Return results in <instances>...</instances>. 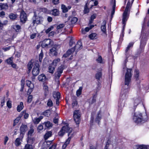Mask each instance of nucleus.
Listing matches in <instances>:
<instances>
[{
	"label": "nucleus",
	"mask_w": 149,
	"mask_h": 149,
	"mask_svg": "<svg viewBox=\"0 0 149 149\" xmlns=\"http://www.w3.org/2000/svg\"><path fill=\"white\" fill-rule=\"evenodd\" d=\"M81 113L79 110L75 111L73 113L74 120L77 125H79L81 120Z\"/></svg>",
	"instance_id": "423d86ee"
},
{
	"label": "nucleus",
	"mask_w": 149,
	"mask_h": 149,
	"mask_svg": "<svg viewBox=\"0 0 149 149\" xmlns=\"http://www.w3.org/2000/svg\"><path fill=\"white\" fill-rule=\"evenodd\" d=\"M20 18L21 22L22 23H25L27 19L26 14L25 12L22 11L20 13Z\"/></svg>",
	"instance_id": "ddd939ff"
},
{
	"label": "nucleus",
	"mask_w": 149,
	"mask_h": 149,
	"mask_svg": "<svg viewBox=\"0 0 149 149\" xmlns=\"http://www.w3.org/2000/svg\"><path fill=\"white\" fill-rule=\"evenodd\" d=\"M43 124L45 125V129L50 128L53 125L52 123L49 121L45 122L43 123Z\"/></svg>",
	"instance_id": "b1692460"
},
{
	"label": "nucleus",
	"mask_w": 149,
	"mask_h": 149,
	"mask_svg": "<svg viewBox=\"0 0 149 149\" xmlns=\"http://www.w3.org/2000/svg\"><path fill=\"white\" fill-rule=\"evenodd\" d=\"M65 132L63 130H62V128L58 132V135L59 136H62L64 134Z\"/></svg>",
	"instance_id": "864d4df0"
},
{
	"label": "nucleus",
	"mask_w": 149,
	"mask_h": 149,
	"mask_svg": "<svg viewBox=\"0 0 149 149\" xmlns=\"http://www.w3.org/2000/svg\"><path fill=\"white\" fill-rule=\"evenodd\" d=\"M24 105L23 103L21 102L18 105L17 107V110L18 112H20L23 108Z\"/></svg>",
	"instance_id": "c756f323"
},
{
	"label": "nucleus",
	"mask_w": 149,
	"mask_h": 149,
	"mask_svg": "<svg viewBox=\"0 0 149 149\" xmlns=\"http://www.w3.org/2000/svg\"><path fill=\"white\" fill-rule=\"evenodd\" d=\"M47 105L49 107H51L53 106V103L51 99H49L47 102Z\"/></svg>",
	"instance_id": "8fccbe9b"
},
{
	"label": "nucleus",
	"mask_w": 149,
	"mask_h": 149,
	"mask_svg": "<svg viewBox=\"0 0 149 149\" xmlns=\"http://www.w3.org/2000/svg\"><path fill=\"white\" fill-rule=\"evenodd\" d=\"M144 30V28L143 27L142 28V33L141 35V41L140 45V52L141 53L142 52L144 51V49L145 46L146 44V41L147 40V37L149 35V33L148 34L147 36L146 35L144 36V34L142 33Z\"/></svg>",
	"instance_id": "20e7f679"
},
{
	"label": "nucleus",
	"mask_w": 149,
	"mask_h": 149,
	"mask_svg": "<svg viewBox=\"0 0 149 149\" xmlns=\"http://www.w3.org/2000/svg\"><path fill=\"white\" fill-rule=\"evenodd\" d=\"M43 118L42 116H40L38 118H35L33 120V122L35 124H38Z\"/></svg>",
	"instance_id": "bb28decb"
},
{
	"label": "nucleus",
	"mask_w": 149,
	"mask_h": 149,
	"mask_svg": "<svg viewBox=\"0 0 149 149\" xmlns=\"http://www.w3.org/2000/svg\"><path fill=\"white\" fill-rule=\"evenodd\" d=\"M131 6L132 4H130V1H128L125 10L123 13V14L122 22L123 24H124L123 26V29L125 26L126 22L127 21L130 12V10Z\"/></svg>",
	"instance_id": "7ed1b4c3"
},
{
	"label": "nucleus",
	"mask_w": 149,
	"mask_h": 149,
	"mask_svg": "<svg viewBox=\"0 0 149 149\" xmlns=\"http://www.w3.org/2000/svg\"><path fill=\"white\" fill-rule=\"evenodd\" d=\"M61 8L62 9L63 11V13H66L68 11V9L63 4H62L61 5Z\"/></svg>",
	"instance_id": "a18cd8bd"
},
{
	"label": "nucleus",
	"mask_w": 149,
	"mask_h": 149,
	"mask_svg": "<svg viewBox=\"0 0 149 149\" xmlns=\"http://www.w3.org/2000/svg\"><path fill=\"white\" fill-rule=\"evenodd\" d=\"M132 69H127L125 76V84L122 89L120 95L118 106L120 107L125 106L127 99L128 97V94L130 84L131 81V77L132 75Z\"/></svg>",
	"instance_id": "f257e3e1"
},
{
	"label": "nucleus",
	"mask_w": 149,
	"mask_h": 149,
	"mask_svg": "<svg viewBox=\"0 0 149 149\" xmlns=\"http://www.w3.org/2000/svg\"><path fill=\"white\" fill-rule=\"evenodd\" d=\"M34 129L32 127H30V129L28 131L27 133V140L28 143H32L33 141L34 140V139L32 137L34 134Z\"/></svg>",
	"instance_id": "0eeeda50"
},
{
	"label": "nucleus",
	"mask_w": 149,
	"mask_h": 149,
	"mask_svg": "<svg viewBox=\"0 0 149 149\" xmlns=\"http://www.w3.org/2000/svg\"><path fill=\"white\" fill-rule=\"evenodd\" d=\"M11 47V46H9L8 47H3V49L5 52H6L10 49Z\"/></svg>",
	"instance_id": "774afa93"
},
{
	"label": "nucleus",
	"mask_w": 149,
	"mask_h": 149,
	"mask_svg": "<svg viewBox=\"0 0 149 149\" xmlns=\"http://www.w3.org/2000/svg\"><path fill=\"white\" fill-rule=\"evenodd\" d=\"M22 139L23 138H21L20 136V137L16 139L15 141V144L16 146H18L21 145Z\"/></svg>",
	"instance_id": "412c9836"
},
{
	"label": "nucleus",
	"mask_w": 149,
	"mask_h": 149,
	"mask_svg": "<svg viewBox=\"0 0 149 149\" xmlns=\"http://www.w3.org/2000/svg\"><path fill=\"white\" fill-rule=\"evenodd\" d=\"M64 66L61 65L59 66L57 69V71L54 74L55 79L57 84V86H59V79L61 75V74L63 73V70L64 69Z\"/></svg>",
	"instance_id": "39448f33"
},
{
	"label": "nucleus",
	"mask_w": 149,
	"mask_h": 149,
	"mask_svg": "<svg viewBox=\"0 0 149 149\" xmlns=\"http://www.w3.org/2000/svg\"><path fill=\"white\" fill-rule=\"evenodd\" d=\"M53 26H50V27L48 28V29H47L45 31V32L46 33H49V32L50 31L52 30H53Z\"/></svg>",
	"instance_id": "5fc2aeb1"
},
{
	"label": "nucleus",
	"mask_w": 149,
	"mask_h": 149,
	"mask_svg": "<svg viewBox=\"0 0 149 149\" xmlns=\"http://www.w3.org/2000/svg\"><path fill=\"white\" fill-rule=\"evenodd\" d=\"M74 52V49L73 48H71V49H69L67 51L66 53L63 55V57L65 58H67Z\"/></svg>",
	"instance_id": "a211bd4d"
},
{
	"label": "nucleus",
	"mask_w": 149,
	"mask_h": 149,
	"mask_svg": "<svg viewBox=\"0 0 149 149\" xmlns=\"http://www.w3.org/2000/svg\"><path fill=\"white\" fill-rule=\"evenodd\" d=\"M101 118L102 115L101 114V112L100 111L97 113L96 115V117L95 119V121L99 125L100 120H101Z\"/></svg>",
	"instance_id": "f3484780"
},
{
	"label": "nucleus",
	"mask_w": 149,
	"mask_h": 149,
	"mask_svg": "<svg viewBox=\"0 0 149 149\" xmlns=\"http://www.w3.org/2000/svg\"><path fill=\"white\" fill-rule=\"evenodd\" d=\"M90 30V28L86 27L84 29H82V32L83 34H85L86 33V32Z\"/></svg>",
	"instance_id": "09e8293b"
},
{
	"label": "nucleus",
	"mask_w": 149,
	"mask_h": 149,
	"mask_svg": "<svg viewBox=\"0 0 149 149\" xmlns=\"http://www.w3.org/2000/svg\"><path fill=\"white\" fill-rule=\"evenodd\" d=\"M135 73L134 77L136 80H139V72L138 70H135Z\"/></svg>",
	"instance_id": "4c0bfd02"
},
{
	"label": "nucleus",
	"mask_w": 149,
	"mask_h": 149,
	"mask_svg": "<svg viewBox=\"0 0 149 149\" xmlns=\"http://www.w3.org/2000/svg\"><path fill=\"white\" fill-rule=\"evenodd\" d=\"M33 66V65L31 62L29 61L27 65V68L29 72H30Z\"/></svg>",
	"instance_id": "ea45409f"
},
{
	"label": "nucleus",
	"mask_w": 149,
	"mask_h": 149,
	"mask_svg": "<svg viewBox=\"0 0 149 149\" xmlns=\"http://www.w3.org/2000/svg\"><path fill=\"white\" fill-rule=\"evenodd\" d=\"M96 61L97 63H104L101 56H99L98 58L96 59Z\"/></svg>",
	"instance_id": "de8ad7c7"
},
{
	"label": "nucleus",
	"mask_w": 149,
	"mask_h": 149,
	"mask_svg": "<svg viewBox=\"0 0 149 149\" xmlns=\"http://www.w3.org/2000/svg\"><path fill=\"white\" fill-rule=\"evenodd\" d=\"M38 79L40 81L44 82L47 79L45 75L44 74H42L38 77Z\"/></svg>",
	"instance_id": "5701e85b"
},
{
	"label": "nucleus",
	"mask_w": 149,
	"mask_h": 149,
	"mask_svg": "<svg viewBox=\"0 0 149 149\" xmlns=\"http://www.w3.org/2000/svg\"><path fill=\"white\" fill-rule=\"evenodd\" d=\"M82 42L80 41H78L77 43L76 44L75 46L72 47L75 52V54H77V52L82 48Z\"/></svg>",
	"instance_id": "f8f14e48"
},
{
	"label": "nucleus",
	"mask_w": 149,
	"mask_h": 149,
	"mask_svg": "<svg viewBox=\"0 0 149 149\" xmlns=\"http://www.w3.org/2000/svg\"><path fill=\"white\" fill-rule=\"evenodd\" d=\"M40 65L38 61H36L33 65L32 73L33 75L34 76L38 75L40 71Z\"/></svg>",
	"instance_id": "1a4fd4ad"
},
{
	"label": "nucleus",
	"mask_w": 149,
	"mask_h": 149,
	"mask_svg": "<svg viewBox=\"0 0 149 149\" xmlns=\"http://www.w3.org/2000/svg\"><path fill=\"white\" fill-rule=\"evenodd\" d=\"M106 21L104 20L102 22V25L101 27V29L103 33L105 34L107 36V34L106 32Z\"/></svg>",
	"instance_id": "6ab92c4d"
},
{
	"label": "nucleus",
	"mask_w": 149,
	"mask_h": 149,
	"mask_svg": "<svg viewBox=\"0 0 149 149\" xmlns=\"http://www.w3.org/2000/svg\"><path fill=\"white\" fill-rule=\"evenodd\" d=\"M82 89V87H80L79 89L77 91L76 94L77 96H79L81 94Z\"/></svg>",
	"instance_id": "c03bdc74"
},
{
	"label": "nucleus",
	"mask_w": 149,
	"mask_h": 149,
	"mask_svg": "<svg viewBox=\"0 0 149 149\" xmlns=\"http://www.w3.org/2000/svg\"><path fill=\"white\" fill-rule=\"evenodd\" d=\"M52 136V132L51 131L47 132L44 136L45 140L47 139Z\"/></svg>",
	"instance_id": "c85d7f7f"
},
{
	"label": "nucleus",
	"mask_w": 149,
	"mask_h": 149,
	"mask_svg": "<svg viewBox=\"0 0 149 149\" xmlns=\"http://www.w3.org/2000/svg\"><path fill=\"white\" fill-rule=\"evenodd\" d=\"M13 28L17 32L19 31V30L21 29V26L19 25H14L13 26Z\"/></svg>",
	"instance_id": "e433bc0d"
},
{
	"label": "nucleus",
	"mask_w": 149,
	"mask_h": 149,
	"mask_svg": "<svg viewBox=\"0 0 149 149\" xmlns=\"http://www.w3.org/2000/svg\"><path fill=\"white\" fill-rule=\"evenodd\" d=\"M56 67L55 66L53 65H50L48 67L49 72L52 74L53 73Z\"/></svg>",
	"instance_id": "cd10ccee"
},
{
	"label": "nucleus",
	"mask_w": 149,
	"mask_h": 149,
	"mask_svg": "<svg viewBox=\"0 0 149 149\" xmlns=\"http://www.w3.org/2000/svg\"><path fill=\"white\" fill-rule=\"evenodd\" d=\"M133 45L134 43H130L128 45L127 47H126L125 50V55L126 56V60H127V58L128 57V55L129 54L128 52L130 50V48H132L133 47Z\"/></svg>",
	"instance_id": "dca6fc26"
},
{
	"label": "nucleus",
	"mask_w": 149,
	"mask_h": 149,
	"mask_svg": "<svg viewBox=\"0 0 149 149\" xmlns=\"http://www.w3.org/2000/svg\"><path fill=\"white\" fill-rule=\"evenodd\" d=\"M116 8V0H114L113 4L112 7V10L111 13V17H113V15L114 14Z\"/></svg>",
	"instance_id": "473e14b6"
},
{
	"label": "nucleus",
	"mask_w": 149,
	"mask_h": 149,
	"mask_svg": "<svg viewBox=\"0 0 149 149\" xmlns=\"http://www.w3.org/2000/svg\"><path fill=\"white\" fill-rule=\"evenodd\" d=\"M13 58L12 57L9 58L6 60V62L8 65H11L13 63Z\"/></svg>",
	"instance_id": "37998d69"
},
{
	"label": "nucleus",
	"mask_w": 149,
	"mask_h": 149,
	"mask_svg": "<svg viewBox=\"0 0 149 149\" xmlns=\"http://www.w3.org/2000/svg\"><path fill=\"white\" fill-rule=\"evenodd\" d=\"M33 23L34 24L35 23L39 24L41 23L43 20V18L41 17L37 16L36 14L34 13V17L33 18Z\"/></svg>",
	"instance_id": "9b49d317"
},
{
	"label": "nucleus",
	"mask_w": 149,
	"mask_h": 149,
	"mask_svg": "<svg viewBox=\"0 0 149 149\" xmlns=\"http://www.w3.org/2000/svg\"><path fill=\"white\" fill-rule=\"evenodd\" d=\"M43 89L45 90V95H47L46 93H47V92L48 91V87L47 86H46L45 85H44L43 86Z\"/></svg>",
	"instance_id": "680f3d73"
},
{
	"label": "nucleus",
	"mask_w": 149,
	"mask_h": 149,
	"mask_svg": "<svg viewBox=\"0 0 149 149\" xmlns=\"http://www.w3.org/2000/svg\"><path fill=\"white\" fill-rule=\"evenodd\" d=\"M71 136H70L67 139L66 141L62 146V149H65L66 148L67 145L69 144L70 141L71 139Z\"/></svg>",
	"instance_id": "a878e982"
},
{
	"label": "nucleus",
	"mask_w": 149,
	"mask_h": 149,
	"mask_svg": "<svg viewBox=\"0 0 149 149\" xmlns=\"http://www.w3.org/2000/svg\"><path fill=\"white\" fill-rule=\"evenodd\" d=\"M62 130H63L65 132H68V136H69L70 133H71L72 131V128L69 127L68 124H67L66 125L63 126L62 127Z\"/></svg>",
	"instance_id": "4468645a"
},
{
	"label": "nucleus",
	"mask_w": 149,
	"mask_h": 149,
	"mask_svg": "<svg viewBox=\"0 0 149 149\" xmlns=\"http://www.w3.org/2000/svg\"><path fill=\"white\" fill-rule=\"evenodd\" d=\"M43 126L41 125H40L38 127V131L39 132L40 131L43 130Z\"/></svg>",
	"instance_id": "0e129e2a"
},
{
	"label": "nucleus",
	"mask_w": 149,
	"mask_h": 149,
	"mask_svg": "<svg viewBox=\"0 0 149 149\" xmlns=\"http://www.w3.org/2000/svg\"><path fill=\"white\" fill-rule=\"evenodd\" d=\"M24 149H33L32 145L29 144H27L25 146V148Z\"/></svg>",
	"instance_id": "603ef678"
},
{
	"label": "nucleus",
	"mask_w": 149,
	"mask_h": 149,
	"mask_svg": "<svg viewBox=\"0 0 149 149\" xmlns=\"http://www.w3.org/2000/svg\"><path fill=\"white\" fill-rule=\"evenodd\" d=\"M53 95L54 98H56V103L57 105H58L59 102V100L60 98V93L58 92H54L53 93Z\"/></svg>",
	"instance_id": "2eb2a0df"
},
{
	"label": "nucleus",
	"mask_w": 149,
	"mask_h": 149,
	"mask_svg": "<svg viewBox=\"0 0 149 149\" xmlns=\"http://www.w3.org/2000/svg\"><path fill=\"white\" fill-rule=\"evenodd\" d=\"M102 75L101 72H98L95 75V78L98 80H100V78L102 77Z\"/></svg>",
	"instance_id": "49530a36"
},
{
	"label": "nucleus",
	"mask_w": 149,
	"mask_h": 149,
	"mask_svg": "<svg viewBox=\"0 0 149 149\" xmlns=\"http://www.w3.org/2000/svg\"><path fill=\"white\" fill-rule=\"evenodd\" d=\"M29 88H30L28 89L27 92V95H30L31 93V92L32 91L33 89V86H31V87Z\"/></svg>",
	"instance_id": "052dcab7"
},
{
	"label": "nucleus",
	"mask_w": 149,
	"mask_h": 149,
	"mask_svg": "<svg viewBox=\"0 0 149 149\" xmlns=\"http://www.w3.org/2000/svg\"><path fill=\"white\" fill-rule=\"evenodd\" d=\"M7 106L9 108H10L12 107L11 101L10 100L8 101L7 102Z\"/></svg>",
	"instance_id": "bf43d9fd"
},
{
	"label": "nucleus",
	"mask_w": 149,
	"mask_h": 149,
	"mask_svg": "<svg viewBox=\"0 0 149 149\" xmlns=\"http://www.w3.org/2000/svg\"><path fill=\"white\" fill-rule=\"evenodd\" d=\"M52 2L55 5H56L59 3V0H52Z\"/></svg>",
	"instance_id": "338daca9"
},
{
	"label": "nucleus",
	"mask_w": 149,
	"mask_h": 149,
	"mask_svg": "<svg viewBox=\"0 0 149 149\" xmlns=\"http://www.w3.org/2000/svg\"><path fill=\"white\" fill-rule=\"evenodd\" d=\"M33 96L31 95H29L28 97V100L27 102L29 103H31L32 100Z\"/></svg>",
	"instance_id": "4d7b16f0"
},
{
	"label": "nucleus",
	"mask_w": 149,
	"mask_h": 149,
	"mask_svg": "<svg viewBox=\"0 0 149 149\" xmlns=\"http://www.w3.org/2000/svg\"><path fill=\"white\" fill-rule=\"evenodd\" d=\"M133 120L136 123H143L147 121L148 117L146 113H135Z\"/></svg>",
	"instance_id": "f03ea898"
},
{
	"label": "nucleus",
	"mask_w": 149,
	"mask_h": 149,
	"mask_svg": "<svg viewBox=\"0 0 149 149\" xmlns=\"http://www.w3.org/2000/svg\"><path fill=\"white\" fill-rule=\"evenodd\" d=\"M52 14L54 16H58L59 15L58 10L57 9H54L52 11Z\"/></svg>",
	"instance_id": "72a5a7b5"
},
{
	"label": "nucleus",
	"mask_w": 149,
	"mask_h": 149,
	"mask_svg": "<svg viewBox=\"0 0 149 149\" xmlns=\"http://www.w3.org/2000/svg\"><path fill=\"white\" fill-rule=\"evenodd\" d=\"M51 113L50 110L48 109L46 110L43 113V115L47 117L49 116Z\"/></svg>",
	"instance_id": "58836bf2"
},
{
	"label": "nucleus",
	"mask_w": 149,
	"mask_h": 149,
	"mask_svg": "<svg viewBox=\"0 0 149 149\" xmlns=\"http://www.w3.org/2000/svg\"><path fill=\"white\" fill-rule=\"evenodd\" d=\"M65 26V24H61L58 25L56 27L57 29H59L63 28Z\"/></svg>",
	"instance_id": "6e6d98bb"
},
{
	"label": "nucleus",
	"mask_w": 149,
	"mask_h": 149,
	"mask_svg": "<svg viewBox=\"0 0 149 149\" xmlns=\"http://www.w3.org/2000/svg\"><path fill=\"white\" fill-rule=\"evenodd\" d=\"M21 119L20 117H17L14 120L13 124V126H15L18 123L19 120Z\"/></svg>",
	"instance_id": "a19ab883"
},
{
	"label": "nucleus",
	"mask_w": 149,
	"mask_h": 149,
	"mask_svg": "<svg viewBox=\"0 0 149 149\" xmlns=\"http://www.w3.org/2000/svg\"><path fill=\"white\" fill-rule=\"evenodd\" d=\"M97 34L95 33H93L90 34L89 36V37L91 39H96L97 38Z\"/></svg>",
	"instance_id": "c9c22d12"
},
{
	"label": "nucleus",
	"mask_w": 149,
	"mask_h": 149,
	"mask_svg": "<svg viewBox=\"0 0 149 149\" xmlns=\"http://www.w3.org/2000/svg\"><path fill=\"white\" fill-rule=\"evenodd\" d=\"M148 146L141 145L136 146V149H147Z\"/></svg>",
	"instance_id": "7c9ffc66"
},
{
	"label": "nucleus",
	"mask_w": 149,
	"mask_h": 149,
	"mask_svg": "<svg viewBox=\"0 0 149 149\" xmlns=\"http://www.w3.org/2000/svg\"><path fill=\"white\" fill-rule=\"evenodd\" d=\"M5 13L3 11H1L0 13V17L3 18L5 15Z\"/></svg>",
	"instance_id": "69168bd1"
},
{
	"label": "nucleus",
	"mask_w": 149,
	"mask_h": 149,
	"mask_svg": "<svg viewBox=\"0 0 149 149\" xmlns=\"http://www.w3.org/2000/svg\"><path fill=\"white\" fill-rule=\"evenodd\" d=\"M28 129V127L26 125L22 124L20 128V136L21 138H23L26 131Z\"/></svg>",
	"instance_id": "9d476101"
},
{
	"label": "nucleus",
	"mask_w": 149,
	"mask_h": 149,
	"mask_svg": "<svg viewBox=\"0 0 149 149\" xmlns=\"http://www.w3.org/2000/svg\"><path fill=\"white\" fill-rule=\"evenodd\" d=\"M134 108L135 109L136 106L140 103L141 101V99L139 97L134 98Z\"/></svg>",
	"instance_id": "4be33fe9"
},
{
	"label": "nucleus",
	"mask_w": 149,
	"mask_h": 149,
	"mask_svg": "<svg viewBox=\"0 0 149 149\" xmlns=\"http://www.w3.org/2000/svg\"><path fill=\"white\" fill-rule=\"evenodd\" d=\"M17 15L13 13H10L9 15V17L12 20H14L17 18Z\"/></svg>",
	"instance_id": "2f4dec72"
},
{
	"label": "nucleus",
	"mask_w": 149,
	"mask_h": 149,
	"mask_svg": "<svg viewBox=\"0 0 149 149\" xmlns=\"http://www.w3.org/2000/svg\"><path fill=\"white\" fill-rule=\"evenodd\" d=\"M56 49L55 47H52L50 50L49 55L52 56H57V52L56 51Z\"/></svg>",
	"instance_id": "aec40b11"
},
{
	"label": "nucleus",
	"mask_w": 149,
	"mask_h": 149,
	"mask_svg": "<svg viewBox=\"0 0 149 149\" xmlns=\"http://www.w3.org/2000/svg\"><path fill=\"white\" fill-rule=\"evenodd\" d=\"M52 41L51 39H47L42 42L41 45L43 48H49L52 46Z\"/></svg>",
	"instance_id": "6e6552de"
},
{
	"label": "nucleus",
	"mask_w": 149,
	"mask_h": 149,
	"mask_svg": "<svg viewBox=\"0 0 149 149\" xmlns=\"http://www.w3.org/2000/svg\"><path fill=\"white\" fill-rule=\"evenodd\" d=\"M70 20L71 24H73L77 22L78 20V19L75 17H73L71 18Z\"/></svg>",
	"instance_id": "79ce46f5"
},
{
	"label": "nucleus",
	"mask_w": 149,
	"mask_h": 149,
	"mask_svg": "<svg viewBox=\"0 0 149 149\" xmlns=\"http://www.w3.org/2000/svg\"><path fill=\"white\" fill-rule=\"evenodd\" d=\"M0 8L1 10H6L8 9V6L6 3H0Z\"/></svg>",
	"instance_id": "393cba45"
},
{
	"label": "nucleus",
	"mask_w": 149,
	"mask_h": 149,
	"mask_svg": "<svg viewBox=\"0 0 149 149\" xmlns=\"http://www.w3.org/2000/svg\"><path fill=\"white\" fill-rule=\"evenodd\" d=\"M26 85L29 88H31V86H33V84H31V82L29 80H27L26 81Z\"/></svg>",
	"instance_id": "13d9d810"
},
{
	"label": "nucleus",
	"mask_w": 149,
	"mask_h": 149,
	"mask_svg": "<svg viewBox=\"0 0 149 149\" xmlns=\"http://www.w3.org/2000/svg\"><path fill=\"white\" fill-rule=\"evenodd\" d=\"M16 37V35L14 34L13 35L12 37V38H9L6 40V41L8 43H10V42H11L12 40H13L14 38H15Z\"/></svg>",
	"instance_id": "3c124183"
},
{
	"label": "nucleus",
	"mask_w": 149,
	"mask_h": 149,
	"mask_svg": "<svg viewBox=\"0 0 149 149\" xmlns=\"http://www.w3.org/2000/svg\"><path fill=\"white\" fill-rule=\"evenodd\" d=\"M60 61V59L59 58H57L54 59L52 63L53 65L55 66L56 67L57 65V64Z\"/></svg>",
	"instance_id": "f704fd0d"
},
{
	"label": "nucleus",
	"mask_w": 149,
	"mask_h": 149,
	"mask_svg": "<svg viewBox=\"0 0 149 149\" xmlns=\"http://www.w3.org/2000/svg\"><path fill=\"white\" fill-rule=\"evenodd\" d=\"M43 56V54L42 52L39 55V61L40 62H41Z\"/></svg>",
	"instance_id": "e2e57ef3"
}]
</instances>
